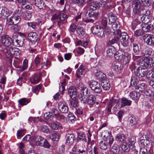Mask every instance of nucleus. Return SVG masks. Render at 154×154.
Returning <instances> with one entry per match:
<instances>
[{"label": "nucleus", "mask_w": 154, "mask_h": 154, "mask_svg": "<svg viewBox=\"0 0 154 154\" xmlns=\"http://www.w3.org/2000/svg\"><path fill=\"white\" fill-rule=\"evenodd\" d=\"M138 83V80L135 77L132 78L131 81V84L132 86H136Z\"/></svg>", "instance_id": "864d4df0"}, {"label": "nucleus", "mask_w": 154, "mask_h": 154, "mask_svg": "<svg viewBox=\"0 0 154 154\" xmlns=\"http://www.w3.org/2000/svg\"><path fill=\"white\" fill-rule=\"evenodd\" d=\"M23 12L21 9H19L16 10L14 13L13 15L15 16L20 17L22 14Z\"/></svg>", "instance_id": "338daca9"}, {"label": "nucleus", "mask_w": 154, "mask_h": 154, "mask_svg": "<svg viewBox=\"0 0 154 154\" xmlns=\"http://www.w3.org/2000/svg\"><path fill=\"white\" fill-rule=\"evenodd\" d=\"M42 74L38 73L32 76L29 79L31 84H35L39 82L41 79Z\"/></svg>", "instance_id": "f3484780"}, {"label": "nucleus", "mask_w": 154, "mask_h": 154, "mask_svg": "<svg viewBox=\"0 0 154 154\" xmlns=\"http://www.w3.org/2000/svg\"><path fill=\"white\" fill-rule=\"evenodd\" d=\"M85 0H72L74 3L77 4L80 7L83 6L85 3Z\"/></svg>", "instance_id": "a19ab883"}, {"label": "nucleus", "mask_w": 154, "mask_h": 154, "mask_svg": "<svg viewBox=\"0 0 154 154\" xmlns=\"http://www.w3.org/2000/svg\"><path fill=\"white\" fill-rule=\"evenodd\" d=\"M28 38L31 41L36 42L39 40L38 35L35 32H31L28 34Z\"/></svg>", "instance_id": "aec40b11"}, {"label": "nucleus", "mask_w": 154, "mask_h": 154, "mask_svg": "<svg viewBox=\"0 0 154 154\" xmlns=\"http://www.w3.org/2000/svg\"><path fill=\"white\" fill-rule=\"evenodd\" d=\"M50 137L52 140L57 141L58 140L60 137L58 134L56 133H53L51 134Z\"/></svg>", "instance_id": "3c124183"}, {"label": "nucleus", "mask_w": 154, "mask_h": 154, "mask_svg": "<svg viewBox=\"0 0 154 154\" xmlns=\"http://www.w3.org/2000/svg\"><path fill=\"white\" fill-rule=\"evenodd\" d=\"M119 23L118 21L114 22L112 25V29L116 32L117 34H119L121 32L120 30L119 29Z\"/></svg>", "instance_id": "c756f323"}, {"label": "nucleus", "mask_w": 154, "mask_h": 154, "mask_svg": "<svg viewBox=\"0 0 154 154\" xmlns=\"http://www.w3.org/2000/svg\"><path fill=\"white\" fill-rule=\"evenodd\" d=\"M86 137L85 134L82 133H80L78 135L77 140H82L85 141L86 140Z\"/></svg>", "instance_id": "13d9d810"}, {"label": "nucleus", "mask_w": 154, "mask_h": 154, "mask_svg": "<svg viewBox=\"0 0 154 154\" xmlns=\"http://www.w3.org/2000/svg\"><path fill=\"white\" fill-rule=\"evenodd\" d=\"M92 32L93 34H97L98 36H103L104 35V31L103 28L100 26L96 25L92 28Z\"/></svg>", "instance_id": "423d86ee"}, {"label": "nucleus", "mask_w": 154, "mask_h": 154, "mask_svg": "<svg viewBox=\"0 0 154 154\" xmlns=\"http://www.w3.org/2000/svg\"><path fill=\"white\" fill-rule=\"evenodd\" d=\"M147 77L149 79L154 78V67L149 72L147 76Z\"/></svg>", "instance_id": "0e129e2a"}, {"label": "nucleus", "mask_w": 154, "mask_h": 154, "mask_svg": "<svg viewBox=\"0 0 154 154\" xmlns=\"http://www.w3.org/2000/svg\"><path fill=\"white\" fill-rule=\"evenodd\" d=\"M69 105L70 107H75L77 106L78 103L77 101L73 99L70 101V103Z\"/></svg>", "instance_id": "4d7b16f0"}, {"label": "nucleus", "mask_w": 154, "mask_h": 154, "mask_svg": "<svg viewBox=\"0 0 154 154\" xmlns=\"http://www.w3.org/2000/svg\"><path fill=\"white\" fill-rule=\"evenodd\" d=\"M66 143L68 145L72 144L74 141V136L72 134H68L66 137Z\"/></svg>", "instance_id": "b1692460"}, {"label": "nucleus", "mask_w": 154, "mask_h": 154, "mask_svg": "<svg viewBox=\"0 0 154 154\" xmlns=\"http://www.w3.org/2000/svg\"><path fill=\"white\" fill-rule=\"evenodd\" d=\"M90 6V9L93 10H95L97 9H99V7L97 5V2H92L91 3Z\"/></svg>", "instance_id": "79ce46f5"}, {"label": "nucleus", "mask_w": 154, "mask_h": 154, "mask_svg": "<svg viewBox=\"0 0 154 154\" xmlns=\"http://www.w3.org/2000/svg\"><path fill=\"white\" fill-rule=\"evenodd\" d=\"M132 101L127 98L123 97L122 98L121 100V104L120 108H121L125 106H130L131 104Z\"/></svg>", "instance_id": "a878e982"}, {"label": "nucleus", "mask_w": 154, "mask_h": 154, "mask_svg": "<svg viewBox=\"0 0 154 154\" xmlns=\"http://www.w3.org/2000/svg\"><path fill=\"white\" fill-rule=\"evenodd\" d=\"M77 28V26L74 23H72L70 26L69 30L72 32H74Z\"/></svg>", "instance_id": "69168bd1"}, {"label": "nucleus", "mask_w": 154, "mask_h": 154, "mask_svg": "<svg viewBox=\"0 0 154 154\" xmlns=\"http://www.w3.org/2000/svg\"><path fill=\"white\" fill-rule=\"evenodd\" d=\"M115 48L112 46H109L107 50V54L108 56L109 57L112 56L115 53Z\"/></svg>", "instance_id": "72a5a7b5"}, {"label": "nucleus", "mask_w": 154, "mask_h": 154, "mask_svg": "<svg viewBox=\"0 0 154 154\" xmlns=\"http://www.w3.org/2000/svg\"><path fill=\"white\" fill-rule=\"evenodd\" d=\"M124 52L123 51H119L114 55L115 58L116 60H122L123 57Z\"/></svg>", "instance_id": "c9c22d12"}, {"label": "nucleus", "mask_w": 154, "mask_h": 154, "mask_svg": "<svg viewBox=\"0 0 154 154\" xmlns=\"http://www.w3.org/2000/svg\"><path fill=\"white\" fill-rule=\"evenodd\" d=\"M146 87V85L144 83H141L140 84H139L135 88V89L137 90H138L139 91L142 92L144 91L145 88Z\"/></svg>", "instance_id": "4c0bfd02"}, {"label": "nucleus", "mask_w": 154, "mask_h": 154, "mask_svg": "<svg viewBox=\"0 0 154 154\" xmlns=\"http://www.w3.org/2000/svg\"><path fill=\"white\" fill-rule=\"evenodd\" d=\"M140 65L144 68H150L154 66L152 58H147L144 60H142V62L140 63Z\"/></svg>", "instance_id": "0eeeda50"}, {"label": "nucleus", "mask_w": 154, "mask_h": 154, "mask_svg": "<svg viewBox=\"0 0 154 154\" xmlns=\"http://www.w3.org/2000/svg\"><path fill=\"white\" fill-rule=\"evenodd\" d=\"M14 40L11 38L7 36L2 37V43L3 45L8 47L13 44Z\"/></svg>", "instance_id": "ddd939ff"}, {"label": "nucleus", "mask_w": 154, "mask_h": 154, "mask_svg": "<svg viewBox=\"0 0 154 154\" xmlns=\"http://www.w3.org/2000/svg\"><path fill=\"white\" fill-rule=\"evenodd\" d=\"M34 63L36 67L39 69H41L43 68L45 65L47 66V64H45V62H43L42 59L39 55H37L35 58Z\"/></svg>", "instance_id": "1a4fd4ad"}, {"label": "nucleus", "mask_w": 154, "mask_h": 154, "mask_svg": "<svg viewBox=\"0 0 154 154\" xmlns=\"http://www.w3.org/2000/svg\"><path fill=\"white\" fill-rule=\"evenodd\" d=\"M55 117L57 120L62 122H64L66 120V118L63 115H60L59 113L58 115H57Z\"/></svg>", "instance_id": "37998d69"}, {"label": "nucleus", "mask_w": 154, "mask_h": 154, "mask_svg": "<svg viewBox=\"0 0 154 154\" xmlns=\"http://www.w3.org/2000/svg\"><path fill=\"white\" fill-rule=\"evenodd\" d=\"M69 119L70 121L72 122H73L76 120V118L73 114L70 112L69 113L68 115Z\"/></svg>", "instance_id": "e2e57ef3"}, {"label": "nucleus", "mask_w": 154, "mask_h": 154, "mask_svg": "<svg viewBox=\"0 0 154 154\" xmlns=\"http://www.w3.org/2000/svg\"><path fill=\"white\" fill-rule=\"evenodd\" d=\"M151 17L149 15L145 16H141V15H140L137 17L136 18L135 21L138 24L142 22L145 24L151 22Z\"/></svg>", "instance_id": "20e7f679"}, {"label": "nucleus", "mask_w": 154, "mask_h": 154, "mask_svg": "<svg viewBox=\"0 0 154 154\" xmlns=\"http://www.w3.org/2000/svg\"><path fill=\"white\" fill-rule=\"evenodd\" d=\"M101 85L103 89L107 90L109 89L110 87V85L108 80H105L101 83Z\"/></svg>", "instance_id": "e433bc0d"}, {"label": "nucleus", "mask_w": 154, "mask_h": 154, "mask_svg": "<svg viewBox=\"0 0 154 154\" xmlns=\"http://www.w3.org/2000/svg\"><path fill=\"white\" fill-rule=\"evenodd\" d=\"M121 146L122 149L125 152H128L129 150V146L126 142H123Z\"/></svg>", "instance_id": "de8ad7c7"}, {"label": "nucleus", "mask_w": 154, "mask_h": 154, "mask_svg": "<svg viewBox=\"0 0 154 154\" xmlns=\"http://www.w3.org/2000/svg\"><path fill=\"white\" fill-rule=\"evenodd\" d=\"M146 69L143 66H140L135 72V75L139 78L144 76L146 75L147 72Z\"/></svg>", "instance_id": "9d476101"}, {"label": "nucleus", "mask_w": 154, "mask_h": 154, "mask_svg": "<svg viewBox=\"0 0 154 154\" xmlns=\"http://www.w3.org/2000/svg\"><path fill=\"white\" fill-rule=\"evenodd\" d=\"M1 17L3 19L7 18L10 15L9 10L5 7H3L0 13Z\"/></svg>", "instance_id": "5701e85b"}, {"label": "nucleus", "mask_w": 154, "mask_h": 154, "mask_svg": "<svg viewBox=\"0 0 154 154\" xmlns=\"http://www.w3.org/2000/svg\"><path fill=\"white\" fill-rule=\"evenodd\" d=\"M140 95V93L137 92L136 91H133L130 92L129 94L131 97L134 100H137L139 98Z\"/></svg>", "instance_id": "473e14b6"}, {"label": "nucleus", "mask_w": 154, "mask_h": 154, "mask_svg": "<svg viewBox=\"0 0 154 154\" xmlns=\"http://www.w3.org/2000/svg\"><path fill=\"white\" fill-rule=\"evenodd\" d=\"M129 121L130 124L131 125H135L137 123V120L134 117L130 118Z\"/></svg>", "instance_id": "6e6d98bb"}, {"label": "nucleus", "mask_w": 154, "mask_h": 154, "mask_svg": "<svg viewBox=\"0 0 154 154\" xmlns=\"http://www.w3.org/2000/svg\"><path fill=\"white\" fill-rule=\"evenodd\" d=\"M143 34V32L141 29H137L134 32V35L136 36H141Z\"/></svg>", "instance_id": "774afa93"}, {"label": "nucleus", "mask_w": 154, "mask_h": 154, "mask_svg": "<svg viewBox=\"0 0 154 154\" xmlns=\"http://www.w3.org/2000/svg\"><path fill=\"white\" fill-rule=\"evenodd\" d=\"M99 14L97 13L96 14H94L93 11H92L91 10H88L86 13L85 15L87 17H93L95 18L98 16Z\"/></svg>", "instance_id": "f704fd0d"}, {"label": "nucleus", "mask_w": 154, "mask_h": 154, "mask_svg": "<svg viewBox=\"0 0 154 154\" xmlns=\"http://www.w3.org/2000/svg\"><path fill=\"white\" fill-rule=\"evenodd\" d=\"M68 91V94L72 99H74L77 97V88L75 86H71L70 87Z\"/></svg>", "instance_id": "2eb2a0df"}, {"label": "nucleus", "mask_w": 154, "mask_h": 154, "mask_svg": "<svg viewBox=\"0 0 154 154\" xmlns=\"http://www.w3.org/2000/svg\"><path fill=\"white\" fill-rule=\"evenodd\" d=\"M136 143L135 137L134 136H131L129 137L128 139V144L130 148H131L132 150L137 153L138 151L135 149L134 144Z\"/></svg>", "instance_id": "4468645a"}, {"label": "nucleus", "mask_w": 154, "mask_h": 154, "mask_svg": "<svg viewBox=\"0 0 154 154\" xmlns=\"http://www.w3.org/2000/svg\"><path fill=\"white\" fill-rule=\"evenodd\" d=\"M143 39L148 45H154V35L151 34H146L143 36Z\"/></svg>", "instance_id": "6e6552de"}, {"label": "nucleus", "mask_w": 154, "mask_h": 154, "mask_svg": "<svg viewBox=\"0 0 154 154\" xmlns=\"http://www.w3.org/2000/svg\"><path fill=\"white\" fill-rule=\"evenodd\" d=\"M85 97V96L83 95V94H80L78 95L77 97H78V98L83 103H85L87 100Z\"/></svg>", "instance_id": "49530a36"}, {"label": "nucleus", "mask_w": 154, "mask_h": 154, "mask_svg": "<svg viewBox=\"0 0 154 154\" xmlns=\"http://www.w3.org/2000/svg\"><path fill=\"white\" fill-rule=\"evenodd\" d=\"M133 51L136 54H138L140 51V50L139 46L136 43H134L133 44Z\"/></svg>", "instance_id": "8fccbe9b"}, {"label": "nucleus", "mask_w": 154, "mask_h": 154, "mask_svg": "<svg viewBox=\"0 0 154 154\" xmlns=\"http://www.w3.org/2000/svg\"><path fill=\"white\" fill-rule=\"evenodd\" d=\"M58 107L59 110L63 113H66L69 111V108L67 105L62 102L58 103Z\"/></svg>", "instance_id": "f8f14e48"}, {"label": "nucleus", "mask_w": 154, "mask_h": 154, "mask_svg": "<svg viewBox=\"0 0 154 154\" xmlns=\"http://www.w3.org/2000/svg\"><path fill=\"white\" fill-rule=\"evenodd\" d=\"M66 81L65 79H64L63 82H61V88H60V91H61L62 94H63V92L65 90V86L66 85Z\"/></svg>", "instance_id": "603ef678"}, {"label": "nucleus", "mask_w": 154, "mask_h": 154, "mask_svg": "<svg viewBox=\"0 0 154 154\" xmlns=\"http://www.w3.org/2000/svg\"><path fill=\"white\" fill-rule=\"evenodd\" d=\"M76 31L79 35L80 37L83 36L85 33V29L83 27L80 26L77 27Z\"/></svg>", "instance_id": "2f4dec72"}, {"label": "nucleus", "mask_w": 154, "mask_h": 154, "mask_svg": "<svg viewBox=\"0 0 154 154\" xmlns=\"http://www.w3.org/2000/svg\"><path fill=\"white\" fill-rule=\"evenodd\" d=\"M95 76L97 79L100 81H104L106 79L105 74L101 72H97L95 73Z\"/></svg>", "instance_id": "c85d7f7f"}, {"label": "nucleus", "mask_w": 154, "mask_h": 154, "mask_svg": "<svg viewBox=\"0 0 154 154\" xmlns=\"http://www.w3.org/2000/svg\"><path fill=\"white\" fill-rule=\"evenodd\" d=\"M152 52V49L146 47L143 49L142 51L141 55L140 56H136V57H140L141 56H145V55H150Z\"/></svg>", "instance_id": "393cba45"}, {"label": "nucleus", "mask_w": 154, "mask_h": 154, "mask_svg": "<svg viewBox=\"0 0 154 154\" xmlns=\"http://www.w3.org/2000/svg\"><path fill=\"white\" fill-rule=\"evenodd\" d=\"M33 140L37 146H43L46 148H49L50 145L47 141L41 136L38 135L33 138Z\"/></svg>", "instance_id": "f257e3e1"}, {"label": "nucleus", "mask_w": 154, "mask_h": 154, "mask_svg": "<svg viewBox=\"0 0 154 154\" xmlns=\"http://www.w3.org/2000/svg\"><path fill=\"white\" fill-rule=\"evenodd\" d=\"M133 12L134 13L137 14L139 12V10L141 9V5L139 0H134L132 4Z\"/></svg>", "instance_id": "dca6fc26"}, {"label": "nucleus", "mask_w": 154, "mask_h": 154, "mask_svg": "<svg viewBox=\"0 0 154 154\" xmlns=\"http://www.w3.org/2000/svg\"><path fill=\"white\" fill-rule=\"evenodd\" d=\"M24 130H18L17 133V138L18 139H20L22 137H23L25 134Z\"/></svg>", "instance_id": "09e8293b"}, {"label": "nucleus", "mask_w": 154, "mask_h": 154, "mask_svg": "<svg viewBox=\"0 0 154 154\" xmlns=\"http://www.w3.org/2000/svg\"><path fill=\"white\" fill-rule=\"evenodd\" d=\"M30 98H23L18 100V102L19 105L23 106L27 105L30 102Z\"/></svg>", "instance_id": "cd10ccee"}, {"label": "nucleus", "mask_w": 154, "mask_h": 154, "mask_svg": "<svg viewBox=\"0 0 154 154\" xmlns=\"http://www.w3.org/2000/svg\"><path fill=\"white\" fill-rule=\"evenodd\" d=\"M14 35L12 36L14 40L13 45L15 46L18 47L22 46L23 44L24 38L22 37H17L16 38H14Z\"/></svg>", "instance_id": "412c9836"}, {"label": "nucleus", "mask_w": 154, "mask_h": 154, "mask_svg": "<svg viewBox=\"0 0 154 154\" xmlns=\"http://www.w3.org/2000/svg\"><path fill=\"white\" fill-rule=\"evenodd\" d=\"M40 130L45 133H48L49 131L48 127L44 124H42L40 127Z\"/></svg>", "instance_id": "a18cd8bd"}, {"label": "nucleus", "mask_w": 154, "mask_h": 154, "mask_svg": "<svg viewBox=\"0 0 154 154\" xmlns=\"http://www.w3.org/2000/svg\"><path fill=\"white\" fill-rule=\"evenodd\" d=\"M34 5L40 10L45 9L46 6V5L42 0H34Z\"/></svg>", "instance_id": "6ab92c4d"}, {"label": "nucleus", "mask_w": 154, "mask_h": 154, "mask_svg": "<svg viewBox=\"0 0 154 154\" xmlns=\"http://www.w3.org/2000/svg\"><path fill=\"white\" fill-rule=\"evenodd\" d=\"M142 4L145 6H149L151 4V0H141Z\"/></svg>", "instance_id": "680f3d73"}, {"label": "nucleus", "mask_w": 154, "mask_h": 154, "mask_svg": "<svg viewBox=\"0 0 154 154\" xmlns=\"http://www.w3.org/2000/svg\"><path fill=\"white\" fill-rule=\"evenodd\" d=\"M151 12L150 11L147 9H141L139 10V12L137 14H135V17H137L138 16L141 15V16L149 15L150 14Z\"/></svg>", "instance_id": "4be33fe9"}, {"label": "nucleus", "mask_w": 154, "mask_h": 154, "mask_svg": "<svg viewBox=\"0 0 154 154\" xmlns=\"http://www.w3.org/2000/svg\"><path fill=\"white\" fill-rule=\"evenodd\" d=\"M121 64L119 63L114 62L112 64V68L113 70L118 71L120 70Z\"/></svg>", "instance_id": "58836bf2"}, {"label": "nucleus", "mask_w": 154, "mask_h": 154, "mask_svg": "<svg viewBox=\"0 0 154 154\" xmlns=\"http://www.w3.org/2000/svg\"><path fill=\"white\" fill-rule=\"evenodd\" d=\"M130 59L131 54L127 52H124L123 57L121 60H122L123 64L125 65L126 67L128 66V64Z\"/></svg>", "instance_id": "a211bd4d"}, {"label": "nucleus", "mask_w": 154, "mask_h": 154, "mask_svg": "<svg viewBox=\"0 0 154 154\" xmlns=\"http://www.w3.org/2000/svg\"><path fill=\"white\" fill-rule=\"evenodd\" d=\"M13 22V24L16 25L19 23L21 20L20 17H19L14 15L11 17Z\"/></svg>", "instance_id": "c03bdc74"}, {"label": "nucleus", "mask_w": 154, "mask_h": 154, "mask_svg": "<svg viewBox=\"0 0 154 154\" xmlns=\"http://www.w3.org/2000/svg\"><path fill=\"white\" fill-rule=\"evenodd\" d=\"M50 127L52 129L54 130L57 129L59 127L61 128L62 127L61 124L57 122H54L51 123L50 124Z\"/></svg>", "instance_id": "ea45409f"}, {"label": "nucleus", "mask_w": 154, "mask_h": 154, "mask_svg": "<svg viewBox=\"0 0 154 154\" xmlns=\"http://www.w3.org/2000/svg\"><path fill=\"white\" fill-rule=\"evenodd\" d=\"M145 95L148 97H151L154 94V93L150 89H146L145 92Z\"/></svg>", "instance_id": "052dcab7"}, {"label": "nucleus", "mask_w": 154, "mask_h": 154, "mask_svg": "<svg viewBox=\"0 0 154 154\" xmlns=\"http://www.w3.org/2000/svg\"><path fill=\"white\" fill-rule=\"evenodd\" d=\"M117 35L120 36V39L122 45L125 47L127 46L128 45V36L127 33L125 32L122 33L120 32L119 34Z\"/></svg>", "instance_id": "39448f33"}, {"label": "nucleus", "mask_w": 154, "mask_h": 154, "mask_svg": "<svg viewBox=\"0 0 154 154\" xmlns=\"http://www.w3.org/2000/svg\"><path fill=\"white\" fill-rule=\"evenodd\" d=\"M68 18V15L63 12L61 13L59 15V20L57 22V26L60 27L61 25L66 23Z\"/></svg>", "instance_id": "9b49d317"}, {"label": "nucleus", "mask_w": 154, "mask_h": 154, "mask_svg": "<svg viewBox=\"0 0 154 154\" xmlns=\"http://www.w3.org/2000/svg\"><path fill=\"white\" fill-rule=\"evenodd\" d=\"M88 84L91 89L95 92L100 93L102 91V88L99 83L95 80H91L88 82Z\"/></svg>", "instance_id": "7ed1b4c3"}, {"label": "nucleus", "mask_w": 154, "mask_h": 154, "mask_svg": "<svg viewBox=\"0 0 154 154\" xmlns=\"http://www.w3.org/2000/svg\"><path fill=\"white\" fill-rule=\"evenodd\" d=\"M87 101L88 103L93 105L96 102V98L94 95L91 94L87 97Z\"/></svg>", "instance_id": "7c9ffc66"}, {"label": "nucleus", "mask_w": 154, "mask_h": 154, "mask_svg": "<svg viewBox=\"0 0 154 154\" xmlns=\"http://www.w3.org/2000/svg\"><path fill=\"white\" fill-rule=\"evenodd\" d=\"M83 95L86 97H88L90 95V92H88V88L86 87L83 88L82 89Z\"/></svg>", "instance_id": "5fc2aeb1"}, {"label": "nucleus", "mask_w": 154, "mask_h": 154, "mask_svg": "<svg viewBox=\"0 0 154 154\" xmlns=\"http://www.w3.org/2000/svg\"><path fill=\"white\" fill-rule=\"evenodd\" d=\"M105 142L103 141H101L99 143V146L101 149L106 150L107 148V143H108L110 146L113 142V137L111 136H107L104 139Z\"/></svg>", "instance_id": "f03ea898"}, {"label": "nucleus", "mask_w": 154, "mask_h": 154, "mask_svg": "<svg viewBox=\"0 0 154 154\" xmlns=\"http://www.w3.org/2000/svg\"><path fill=\"white\" fill-rule=\"evenodd\" d=\"M153 26L152 25L146 24L142 25V30L145 32H148L152 31L153 29Z\"/></svg>", "instance_id": "bb28decb"}, {"label": "nucleus", "mask_w": 154, "mask_h": 154, "mask_svg": "<svg viewBox=\"0 0 154 154\" xmlns=\"http://www.w3.org/2000/svg\"><path fill=\"white\" fill-rule=\"evenodd\" d=\"M54 116L50 112H46L44 114V117L46 119H48L50 118H53Z\"/></svg>", "instance_id": "bf43d9fd"}]
</instances>
